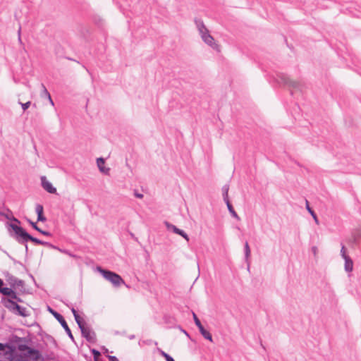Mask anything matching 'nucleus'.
I'll return each instance as SVG.
<instances>
[{
    "instance_id": "obj_34",
    "label": "nucleus",
    "mask_w": 361,
    "mask_h": 361,
    "mask_svg": "<svg viewBox=\"0 0 361 361\" xmlns=\"http://www.w3.org/2000/svg\"><path fill=\"white\" fill-rule=\"evenodd\" d=\"M135 195L138 198H142V197H143V195L142 194H136Z\"/></svg>"
},
{
    "instance_id": "obj_10",
    "label": "nucleus",
    "mask_w": 361,
    "mask_h": 361,
    "mask_svg": "<svg viewBox=\"0 0 361 361\" xmlns=\"http://www.w3.org/2000/svg\"><path fill=\"white\" fill-rule=\"evenodd\" d=\"M12 347L8 344L0 343V356H8L11 355Z\"/></svg>"
},
{
    "instance_id": "obj_25",
    "label": "nucleus",
    "mask_w": 361,
    "mask_h": 361,
    "mask_svg": "<svg viewBox=\"0 0 361 361\" xmlns=\"http://www.w3.org/2000/svg\"><path fill=\"white\" fill-rule=\"evenodd\" d=\"M341 255L343 259L349 257V256L346 253V248H345V247L343 245L341 246Z\"/></svg>"
},
{
    "instance_id": "obj_14",
    "label": "nucleus",
    "mask_w": 361,
    "mask_h": 361,
    "mask_svg": "<svg viewBox=\"0 0 361 361\" xmlns=\"http://www.w3.org/2000/svg\"><path fill=\"white\" fill-rule=\"evenodd\" d=\"M5 306L12 310H20V306L11 299H8L5 301Z\"/></svg>"
},
{
    "instance_id": "obj_27",
    "label": "nucleus",
    "mask_w": 361,
    "mask_h": 361,
    "mask_svg": "<svg viewBox=\"0 0 361 361\" xmlns=\"http://www.w3.org/2000/svg\"><path fill=\"white\" fill-rule=\"evenodd\" d=\"M193 319L195 321V323L197 327H200V326H202L200 319L197 318V315L193 312L192 313Z\"/></svg>"
},
{
    "instance_id": "obj_22",
    "label": "nucleus",
    "mask_w": 361,
    "mask_h": 361,
    "mask_svg": "<svg viewBox=\"0 0 361 361\" xmlns=\"http://www.w3.org/2000/svg\"><path fill=\"white\" fill-rule=\"evenodd\" d=\"M42 87H43L44 92H46V97H47V99L49 100V102L50 103V104L51 106H54V101L51 99V97L50 94L49 93V92L47 91V90L46 89V87L43 85H42Z\"/></svg>"
},
{
    "instance_id": "obj_35",
    "label": "nucleus",
    "mask_w": 361,
    "mask_h": 361,
    "mask_svg": "<svg viewBox=\"0 0 361 361\" xmlns=\"http://www.w3.org/2000/svg\"><path fill=\"white\" fill-rule=\"evenodd\" d=\"M183 334H185L187 336H189L188 334L185 331L183 330Z\"/></svg>"
},
{
    "instance_id": "obj_28",
    "label": "nucleus",
    "mask_w": 361,
    "mask_h": 361,
    "mask_svg": "<svg viewBox=\"0 0 361 361\" xmlns=\"http://www.w3.org/2000/svg\"><path fill=\"white\" fill-rule=\"evenodd\" d=\"M19 103L21 105L22 109H23V111L27 110L30 107V106L31 104L30 102H27L26 103H21V102H19Z\"/></svg>"
},
{
    "instance_id": "obj_16",
    "label": "nucleus",
    "mask_w": 361,
    "mask_h": 361,
    "mask_svg": "<svg viewBox=\"0 0 361 361\" xmlns=\"http://www.w3.org/2000/svg\"><path fill=\"white\" fill-rule=\"evenodd\" d=\"M306 204H307V205H306V208H307V211L310 212V214L312 215V216L313 217V219H314V220L315 223H316L317 224H319V220H318V219H317V215L315 214L314 212V211H313V210L310 207L309 204H308V202H307Z\"/></svg>"
},
{
    "instance_id": "obj_24",
    "label": "nucleus",
    "mask_w": 361,
    "mask_h": 361,
    "mask_svg": "<svg viewBox=\"0 0 361 361\" xmlns=\"http://www.w3.org/2000/svg\"><path fill=\"white\" fill-rule=\"evenodd\" d=\"M74 317L80 329H81L82 327H84L82 319L79 315L75 316Z\"/></svg>"
},
{
    "instance_id": "obj_8",
    "label": "nucleus",
    "mask_w": 361,
    "mask_h": 361,
    "mask_svg": "<svg viewBox=\"0 0 361 361\" xmlns=\"http://www.w3.org/2000/svg\"><path fill=\"white\" fill-rule=\"evenodd\" d=\"M281 82L283 83L286 85H288V87L297 89L300 87V83L298 81L293 80L290 79L287 75H282L281 77Z\"/></svg>"
},
{
    "instance_id": "obj_19",
    "label": "nucleus",
    "mask_w": 361,
    "mask_h": 361,
    "mask_svg": "<svg viewBox=\"0 0 361 361\" xmlns=\"http://www.w3.org/2000/svg\"><path fill=\"white\" fill-rule=\"evenodd\" d=\"M30 224L32 225V228L34 229H35L36 231L40 232L41 233H42L43 235H49V232H47V231H42L41 230L37 225L34 222H32L31 221H29Z\"/></svg>"
},
{
    "instance_id": "obj_2",
    "label": "nucleus",
    "mask_w": 361,
    "mask_h": 361,
    "mask_svg": "<svg viewBox=\"0 0 361 361\" xmlns=\"http://www.w3.org/2000/svg\"><path fill=\"white\" fill-rule=\"evenodd\" d=\"M97 270L103 276L106 280L109 281L116 287H118L121 284L125 283L123 279L118 274L113 271L103 269L100 267H97Z\"/></svg>"
},
{
    "instance_id": "obj_29",
    "label": "nucleus",
    "mask_w": 361,
    "mask_h": 361,
    "mask_svg": "<svg viewBox=\"0 0 361 361\" xmlns=\"http://www.w3.org/2000/svg\"><path fill=\"white\" fill-rule=\"evenodd\" d=\"M92 353L93 354V356H94V358L95 361H98V357L100 355V353L98 350H95V349H92Z\"/></svg>"
},
{
    "instance_id": "obj_32",
    "label": "nucleus",
    "mask_w": 361,
    "mask_h": 361,
    "mask_svg": "<svg viewBox=\"0 0 361 361\" xmlns=\"http://www.w3.org/2000/svg\"><path fill=\"white\" fill-rule=\"evenodd\" d=\"M108 357L110 361H118L117 357L115 356L108 355Z\"/></svg>"
},
{
    "instance_id": "obj_33",
    "label": "nucleus",
    "mask_w": 361,
    "mask_h": 361,
    "mask_svg": "<svg viewBox=\"0 0 361 361\" xmlns=\"http://www.w3.org/2000/svg\"><path fill=\"white\" fill-rule=\"evenodd\" d=\"M71 311H72L74 317L78 315V314L77 313L76 310L73 307L71 309Z\"/></svg>"
},
{
    "instance_id": "obj_26",
    "label": "nucleus",
    "mask_w": 361,
    "mask_h": 361,
    "mask_svg": "<svg viewBox=\"0 0 361 361\" xmlns=\"http://www.w3.org/2000/svg\"><path fill=\"white\" fill-rule=\"evenodd\" d=\"M16 311H17L18 313L21 316H23V317L27 316V313H26L27 311H26V308H25V307H20V310H16Z\"/></svg>"
},
{
    "instance_id": "obj_6",
    "label": "nucleus",
    "mask_w": 361,
    "mask_h": 361,
    "mask_svg": "<svg viewBox=\"0 0 361 361\" xmlns=\"http://www.w3.org/2000/svg\"><path fill=\"white\" fill-rule=\"evenodd\" d=\"M165 225L168 230L172 231L175 233L184 238L187 241H189V237L185 231L179 229L176 226H174L169 222H165Z\"/></svg>"
},
{
    "instance_id": "obj_4",
    "label": "nucleus",
    "mask_w": 361,
    "mask_h": 361,
    "mask_svg": "<svg viewBox=\"0 0 361 361\" xmlns=\"http://www.w3.org/2000/svg\"><path fill=\"white\" fill-rule=\"evenodd\" d=\"M29 355H18L17 353H14L13 349L12 348L11 355L8 357V356L5 357V360L4 361H30L31 358H37V353L33 350H29Z\"/></svg>"
},
{
    "instance_id": "obj_23",
    "label": "nucleus",
    "mask_w": 361,
    "mask_h": 361,
    "mask_svg": "<svg viewBox=\"0 0 361 361\" xmlns=\"http://www.w3.org/2000/svg\"><path fill=\"white\" fill-rule=\"evenodd\" d=\"M57 250L61 252V253H63V254H66V255H68V256L71 257H73V258H78V257L75 255H73L72 254L71 252H70L68 250H63V249H61V248H57Z\"/></svg>"
},
{
    "instance_id": "obj_18",
    "label": "nucleus",
    "mask_w": 361,
    "mask_h": 361,
    "mask_svg": "<svg viewBox=\"0 0 361 361\" xmlns=\"http://www.w3.org/2000/svg\"><path fill=\"white\" fill-rule=\"evenodd\" d=\"M227 207H228V209L230 212V213L231 214V215L235 217V219H239V216L237 214V213L235 212V210L233 209L232 205L229 203L228 201H227Z\"/></svg>"
},
{
    "instance_id": "obj_21",
    "label": "nucleus",
    "mask_w": 361,
    "mask_h": 361,
    "mask_svg": "<svg viewBox=\"0 0 361 361\" xmlns=\"http://www.w3.org/2000/svg\"><path fill=\"white\" fill-rule=\"evenodd\" d=\"M159 352L160 355L166 359V361H175L172 357H171L169 354H167L162 350L159 349Z\"/></svg>"
},
{
    "instance_id": "obj_36",
    "label": "nucleus",
    "mask_w": 361,
    "mask_h": 361,
    "mask_svg": "<svg viewBox=\"0 0 361 361\" xmlns=\"http://www.w3.org/2000/svg\"><path fill=\"white\" fill-rule=\"evenodd\" d=\"M104 353H108V349H106V348H104Z\"/></svg>"
},
{
    "instance_id": "obj_7",
    "label": "nucleus",
    "mask_w": 361,
    "mask_h": 361,
    "mask_svg": "<svg viewBox=\"0 0 361 361\" xmlns=\"http://www.w3.org/2000/svg\"><path fill=\"white\" fill-rule=\"evenodd\" d=\"M42 188L49 193L54 194L56 192V189L52 184L47 179L45 176L41 178Z\"/></svg>"
},
{
    "instance_id": "obj_5",
    "label": "nucleus",
    "mask_w": 361,
    "mask_h": 361,
    "mask_svg": "<svg viewBox=\"0 0 361 361\" xmlns=\"http://www.w3.org/2000/svg\"><path fill=\"white\" fill-rule=\"evenodd\" d=\"M49 310L50 312L54 315V317L59 321V322L60 323V325H61L63 326V328L65 329V331L68 334V336L71 339H73V336L72 335L71 331L69 329L66 322L65 321V319H63L62 315H61L59 313L55 312L54 310H51V308H49Z\"/></svg>"
},
{
    "instance_id": "obj_9",
    "label": "nucleus",
    "mask_w": 361,
    "mask_h": 361,
    "mask_svg": "<svg viewBox=\"0 0 361 361\" xmlns=\"http://www.w3.org/2000/svg\"><path fill=\"white\" fill-rule=\"evenodd\" d=\"M97 165L99 171L105 175H109L110 169L105 166V160L100 157L97 159Z\"/></svg>"
},
{
    "instance_id": "obj_15",
    "label": "nucleus",
    "mask_w": 361,
    "mask_h": 361,
    "mask_svg": "<svg viewBox=\"0 0 361 361\" xmlns=\"http://www.w3.org/2000/svg\"><path fill=\"white\" fill-rule=\"evenodd\" d=\"M198 329L204 338L209 340V341H212V336L211 334L207 330H205L203 326H200V327H198Z\"/></svg>"
},
{
    "instance_id": "obj_31",
    "label": "nucleus",
    "mask_w": 361,
    "mask_h": 361,
    "mask_svg": "<svg viewBox=\"0 0 361 361\" xmlns=\"http://www.w3.org/2000/svg\"><path fill=\"white\" fill-rule=\"evenodd\" d=\"M311 250H312V252L314 255V256L317 257V253H318V248H317V247H316V246L312 247Z\"/></svg>"
},
{
    "instance_id": "obj_17",
    "label": "nucleus",
    "mask_w": 361,
    "mask_h": 361,
    "mask_svg": "<svg viewBox=\"0 0 361 361\" xmlns=\"http://www.w3.org/2000/svg\"><path fill=\"white\" fill-rule=\"evenodd\" d=\"M244 250L245 259L247 261L250 257V248L247 242H245V243Z\"/></svg>"
},
{
    "instance_id": "obj_13",
    "label": "nucleus",
    "mask_w": 361,
    "mask_h": 361,
    "mask_svg": "<svg viewBox=\"0 0 361 361\" xmlns=\"http://www.w3.org/2000/svg\"><path fill=\"white\" fill-rule=\"evenodd\" d=\"M80 330L83 336L88 341H92L94 339V333H92L89 329L84 326Z\"/></svg>"
},
{
    "instance_id": "obj_12",
    "label": "nucleus",
    "mask_w": 361,
    "mask_h": 361,
    "mask_svg": "<svg viewBox=\"0 0 361 361\" xmlns=\"http://www.w3.org/2000/svg\"><path fill=\"white\" fill-rule=\"evenodd\" d=\"M345 261L344 269L346 272H351L353 270V262L351 258L347 257L343 259Z\"/></svg>"
},
{
    "instance_id": "obj_20",
    "label": "nucleus",
    "mask_w": 361,
    "mask_h": 361,
    "mask_svg": "<svg viewBox=\"0 0 361 361\" xmlns=\"http://www.w3.org/2000/svg\"><path fill=\"white\" fill-rule=\"evenodd\" d=\"M0 293H2L4 295H10L11 293H13V290L9 288H1Z\"/></svg>"
},
{
    "instance_id": "obj_11",
    "label": "nucleus",
    "mask_w": 361,
    "mask_h": 361,
    "mask_svg": "<svg viewBox=\"0 0 361 361\" xmlns=\"http://www.w3.org/2000/svg\"><path fill=\"white\" fill-rule=\"evenodd\" d=\"M36 213L37 214V221H45L46 218L43 215V207L41 204H37L35 207Z\"/></svg>"
},
{
    "instance_id": "obj_30",
    "label": "nucleus",
    "mask_w": 361,
    "mask_h": 361,
    "mask_svg": "<svg viewBox=\"0 0 361 361\" xmlns=\"http://www.w3.org/2000/svg\"><path fill=\"white\" fill-rule=\"evenodd\" d=\"M8 296H9L11 299L16 300H18V301H19V302H20V301H21V300H20V299L18 298V296H17V295H16V292H14L13 290V293H11V294L10 295H8Z\"/></svg>"
},
{
    "instance_id": "obj_1",
    "label": "nucleus",
    "mask_w": 361,
    "mask_h": 361,
    "mask_svg": "<svg viewBox=\"0 0 361 361\" xmlns=\"http://www.w3.org/2000/svg\"><path fill=\"white\" fill-rule=\"evenodd\" d=\"M197 28L199 35L205 44L209 47L215 51L219 53L221 51V47L216 40L211 35L209 30L206 27L203 22L197 23Z\"/></svg>"
},
{
    "instance_id": "obj_3",
    "label": "nucleus",
    "mask_w": 361,
    "mask_h": 361,
    "mask_svg": "<svg viewBox=\"0 0 361 361\" xmlns=\"http://www.w3.org/2000/svg\"><path fill=\"white\" fill-rule=\"evenodd\" d=\"M10 226L15 232V233L18 237H20L24 241L31 240L32 242H34L38 245L44 244V242L31 236L22 227L18 226L17 224L12 223L11 224Z\"/></svg>"
}]
</instances>
